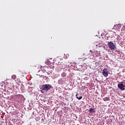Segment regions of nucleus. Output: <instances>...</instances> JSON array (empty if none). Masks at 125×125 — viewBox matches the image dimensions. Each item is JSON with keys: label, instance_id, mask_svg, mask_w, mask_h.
<instances>
[{"label": "nucleus", "instance_id": "obj_1", "mask_svg": "<svg viewBox=\"0 0 125 125\" xmlns=\"http://www.w3.org/2000/svg\"><path fill=\"white\" fill-rule=\"evenodd\" d=\"M107 46L110 50H116L117 49V44L113 42H107Z\"/></svg>", "mask_w": 125, "mask_h": 125}, {"label": "nucleus", "instance_id": "obj_2", "mask_svg": "<svg viewBox=\"0 0 125 125\" xmlns=\"http://www.w3.org/2000/svg\"><path fill=\"white\" fill-rule=\"evenodd\" d=\"M59 67H60L61 68V69H63V70L64 72H63L62 74V78H65V77H66V76H67V74H66V71H68V69H67V65H66L65 64L63 65V64L62 63Z\"/></svg>", "mask_w": 125, "mask_h": 125}, {"label": "nucleus", "instance_id": "obj_3", "mask_svg": "<svg viewBox=\"0 0 125 125\" xmlns=\"http://www.w3.org/2000/svg\"><path fill=\"white\" fill-rule=\"evenodd\" d=\"M118 87L121 90L124 91L125 89V80L120 82L118 84Z\"/></svg>", "mask_w": 125, "mask_h": 125}, {"label": "nucleus", "instance_id": "obj_4", "mask_svg": "<svg viewBox=\"0 0 125 125\" xmlns=\"http://www.w3.org/2000/svg\"><path fill=\"white\" fill-rule=\"evenodd\" d=\"M50 88H51V86L49 84H43L42 87V90H46V91H48V90H49Z\"/></svg>", "mask_w": 125, "mask_h": 125}, {"label": "nucleus", "instance_id": "obj_5", "mask_svg": "<svg viewBox=\"0 0 125 125\" xmlns=\"http://www.w3.org/2000/svg\"><path fill=\"white\" fill-rule=\"evenodd\" d=\"M108 69L107 68H104L102 71V75L104 77V78H107L108 77Z\"/></svg>", "mask_w": 125, "mask_h": 125}, {"label": "nucleus", "instance_id": "obj_6", "mask_svg": "<svg viewBox=\"0 0 125 125\" xmlns=\"http://www.w3.org/2000/svg\"><path fill=\"white\" fill-rule=\"evenodd\" d=\"M34 89H35V88L34 87H32L31 86L28 87L27 89V91L28 92H29V93H30V95L33 94V93L35 92V91H34Z\"/></svg>", "mask_w": 125, "mask_h": 125}, {"label": "nucleus", "instance_id": "obj_7", "mask_svg": "<svg viewBox=\"0 0 125 125\" xmlns=\"http://www.w3.org/2000/svg\"><path fill=\"white\" fill-rule=\"evenodd\" d=\"M66 82V79L65 78H62L58 81V83L60 84H63Z\"/></svg>", "mask_w": 125, "mask_h": 125}, {"label": "nucleus", "instance_id": "obj_8", "mask_svg": "<svg viewBox=\"0 0 125 125\" xmlns=\"http://www.w3.org/2000/svg\"><path fill=\"white\" fill-rule=\"evenodd\" d=\"M76 96V98L79 100H81V99H83V95L81 94H77Z\"/></svg>", "mask_w": 125, "mask_h": 125}, {"label": "nucleus", "instance_id": "obj_9", "mask_svg": "<svg viewBox=\"0 0 125 125\" xmlns=\"http://www.w3.org/2000/svg\"><path fill=\"white\" fill-rule=\"evenodd\" d=\"M103 100L104 101H110V98L109 97H105L103 99Z\"/></svg>", "mask_w": 125, "mask_h": 125}, {"label": "nucleus", "instance_id": "obj_10", "mask_svg": "<svg viewBox=\"0 0 125 125\" xmlns=\"http://www.w3.org/2000/svg\"><path fill=\"white\" fill-rule=\"evenodd\" d=\"M90 113H95V111L94 110V108H91L89 109Z\"/></svg>", "mask_w": 125, "mask_h": 125}, {"label": "nucleus", "instance_id": "obj_11", "mask_svg": "<svg viewBox=\"0 0 125 125\" xmlns=\"http://www.w3.org/2000/svg\"><path fill=\"white\" fill-rule=\"evenodd\" d=\"M12 79L13 80H16V75H13L12 76Z\"/></svg>", "mask_w": 125, "mask_h": 125}, {"label": "nucleus", "instance_id": "obj_12", "mask_svg": "<svg viewBox=\"0 0 125 125\" xmlns=\"http://www.w3.org/2000/svg\"><path fill=\"white\" fill-rule=\"evenodd\" d=\"M118 27H119V25H115L113 27V29H114V30H117V28H118Z\"/></svg>", "mask_w": 125, "mask_h": 125}, {"label": "nucleus", "instance_id": "obj_13", "mask_svg": "<svg viewBox=\"0 0 125 125\" xmlns=\"http://www.w3.org/2000/svg\"><path fill=\"white\" fill-rule=\"evenodd\" d=\"M69 57V54H67L65 56H64L65 59H67Z\"/></svg>", "mask_w": 125, "mask_h": 125}, {"label": "nucleus", "instance_id": "obj_14", "mask_svg": "<svg viewBox=\"0 0 125 125\" xmlns=\"http://www.w3.org/2000/svg\"><path fill=\"white\" fill-rule=\"evenodd\" d=\"M122 29H124V31H125V26H124Z\"/></svg>", "mask_w": 125, "mask_h": 125}, {"label": "nucleus", "instance_id": "obj_15", "mask_svg": "<svg viewBox=\"0 0 125 125\" xmlns=\"http://www.w3.org/2000/svg\"><path fill=\"white\" fill-rule=\"evenodd\" d=\"M43 120V119H42V121Z\"/></svg>", "mask_w": 125, "mask_h": 125}]
</instances>
